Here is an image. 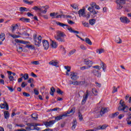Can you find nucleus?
Returning a JSON list of instances; mask_svg holds the SVG:
<instances>
[{
	"instance_id": "nucleus-20",
	"label": "nucleus",
	"mask_w": 131,
	"mask_h": 131,
	"mask_svg": "<svg viewBox=\"0 0 131 131\" xmlns=\"http://www.w3.org/2000/svg\"><path fill=\"white\" fill-rule=\"evenodd\" d=\"M88 10L90 12V13H92L93 15H97L98 14V11H96L95 9H92V8H88Z\"/></svg>"
},
{
	"instance_id": "nucleus-56",
	"label": "nucleus",
	"mask_w": 131,
	"mask_h": 131,
	"mask_svg": "<svg viewBox=\"0 0 131 131\" xmlns=\"http://www.w3.org/2000/svg\"><path fill=\"white\" fill-rule=\"evenodd\" d=\"M80 48L81 49H82L83 51H85L86 50V47H85L83 45H80Z\"/></svg>"
},
{
	"instance_id": "nucleus-33",
	"label": "nucleus",
	"mask_w": 131,
	"mask_h": 131,
	"mask_svg": "<svg viewBox=\"0 0 131 131\" xmlns=\"http://www.w3.org/2000/svg\"><path fill=\"white\" fill-rule=\"evenodd\" d=\"M96 23V19H91L89 20V24L90 25L93 26L95 25V24Z\"/></svg>"
},
{
	"instance_id": "nucleus-49",
	"label": "nucleus",
	"mask_w": 131,
	"mask_h": 131,
	"mask_svg": "<svg viewBox=\"0 0 131 131\" xmlns=\"http://www.w3.org/2000/svg\"><path fill=\"white\" fill-rule=\"evenodd\" d=\"M71 6L74 10H78V6L76 5H71Z\"/></svg>"
},
{
	"instance_id": "nucleus-3",
	"label": "nucleus",
	"mask_w": 131,
	"mask_h": 131,
	"mask_svg": "<svg viewBox=\"0 0 131 131\" xmlns=\"http://www.w3.org/2000/svg\"><path fill=\"white\" fill-rule=\"evenodd\" d=\"M56 24H57V25L60 26V27H63V28H64V29H68V30H69L70 32L76 33V34H79V32L78 31H75V30H73L72 28L69 27V25H67L65 24H63V23H60L59 21H57Z\"/></svg>"
},
{
	"instance_id": "nucleus-31",
	"label": "nucleus",
	"mask_w": 131,
	"mask_h": 131,
	"mask_svg": "<svg viewBox=\"0 0 131 131\" xmlns=\"http://www.w3.org/2000/svg\"><path fill=\"white\" fill-rule=\"evenodd\" d=\"M19 20L23 22H27V23H29V22H30V19L29 18H26L25 17L20 18Z\"/></svg>"
},
{
	"instance_id": "nucleus-25",
	"label": "nucleus",
	"mask_w": 131,
	"mask_h": 131,
	"mask_svg": "<svg viewBox=\"0 0 131 131\" xmlns=\"http://www.w3.org/2000/svg\"><path fill=\"white\" fill-rule=\"evenodd\" d=\"M64 69H66V70H67V72H66V75H68V76H69V73L70 72L71 70V67H70V66H64Z\"/></svg>"
},
{
	"instance_id": "nucleus-55",
	"label": "nucleus",
	"mask_w": 131,
	"mask_h": 131,
	"mask_svg": "<svg viewBox=\"0 0 131 131\" xmlns=\"http://www.w3.org/2000/svg\"><path fill=\"white\" fill-rule=\"evenodd\" d=\"M117 92V88L116 87L114 86L113 88V91H112V94H114L115 93Z\"/></svg>"
},
{
	"instance_id": "nucleus-62",
	"label": "nucleus",
	"mask_w": 131,
	"mask_h": 131,
	"mask_svg": "<svg viewBox=\"0 0 131 131\" xmlns=\"http://www.w3.org/2000/svg\"><path fill=\"white\" fill-rule=\"evenodd\" d=\"M7 88L11 93L13 92L14 90V89H13V87L7 86Z\"/></svg>"
},
{
	"instance_id": "nucleus-42",
	"label": "nucleus",
	"mask_w": 131,
	"mask_h": 131,
	"mask_svg": "<svg viewBox=\"0 0 131 131\" xmlns=\"http://www.w3.org/2000/svg\"><path fill=\"white\" fill-rule=\"evenodd\" d=\"M56 93L58 94L59 95H63L64 92L62 91L60 89L58 88L56 90Z\"/></svg>"
},
{
	"instance_id": "nucleus-4",
	"label": "nucleus",
	"mask_w": 131,
	"mask_h": 131,
	"mask_svg": "<svg viewBox=\"0 0 131 131\" xmlns=\"http://www.w3.org/2000/svg\"><path fill=\"white\" fill-rule=\"evenodd\" d=\"M78 14L80 18L83 17V18H86V19H90L91 17V13H88L87 14H85V8L84 7H83L82 9H80L78 12Z\"/></svg>"
},
{
	"instance_id": "nucleus-11",
	"label": "nucleus",
	"mask_w": 131,
	"mask_h": 131,
	"mask_svg": "<svg viewBox=\"0 0 131 131\" xmlns=\"http://www.w3.org/2000/svg\"><path fill=\"white\" fill-rule=\"evenodd\" d=\"M4 103L0 104L1 109H6V110H9V104L7 101H4Z\"/></svg>"
},
{
	"instance_id": "nucleus-1",
	"label": "nucleus",
	"mask_w": 131,
	"mask_h": 131,
	"mask_svg": "<svg viewBox=\"0 0 131 131\" xmlns=\"http://www.w3.org/2000/svg\"><path fill=\"white\" fill-rule=\"evenodd\" d=\"M120 105L118 107V111H123L124 113H127L128 110L131 111V107L128 109V106L125 104V102L122 100L120 101Z\"/></svg>"
},
{
	"instance_id": "nucleus-46",
	"label": "nucleus",
	"mask_w": 131,
	"mask_h": 131,
	"mask_svg": "<svg viewBox=\"0 0 131 131\" xmlns=\"http://www.w3.org/2000/svg\"><path fill=\"white\" fill-rule=\"evenodd\" d=\"M92 92L93 94L95 95V96H97V94H98V91L96 90V89H95V88L93 89L92 90Z\"/></svg>"
},
{
	"instance_id": "nucleus-51",
	"label": "nucleus",
	"mask_w": 131,
	"mask_h": 131,
	"mask_svg": "<svg viewBox=\"0 0 131 131\" xmlns=\"http://www.w3.org/2000/svg\"><path fill=\"white\" fill-rule=\"evenodd\" d=\"M17 52H18V53H21V52H23V48L19 46L18 48H17Z\"/></svg>"
},
{
	"instance_id": "nucleus-57",
	"label": "nucleus",
	"mask_w": 131,
	"mask_h": 131,
	"mask_svg": "<svg viewBox=\"0 0 131 131\" xmlns=\"http://www.w3.org/2000/svg\"><path fill=\"white\" fill-rule=\"evenodd\" d=\"M31 64H33L34 65H39V62H38V61H32L31 62Z\"/></svg>"
},
{
	"instance_id": "nucleus-23",
	"label": "nucleus",
	"mask_w": 131,
	"mask_h": 131,
	"mask_svg": "<svg viewBox=\"0 0 131 131\" xmlns=\"http://www.w3.org/2000/svg\"><path fill=\"white\" fill-rule=\"evenodd\" d=\"M107 127L106 125H100L96 128H95V130H100V129L103 130L105 129Z\"/></svg>"
},
{
	"instance_id": "nucleus-5",
	"label": "nucleus",
	"mask_w": 131,
	"mask_h": 131,
	"mask_svg": "<svg viewBox=\"0 0 131 131\" xmlns=\"http://www.w3.org/2000/svg\"><path fill=\"white\" fill-rule=\"evenodd\" d=\"M116 3L117 4V9L121 10L123 8V5H125L126 2V0H116Z\"/></svg>"
},
{
	"instance_id": "nucleus-9",
	"label": "nucleus",
	"mask_w": 131,
	"mask_h": 131,
	"mask_svg": "<svg viewBox=\"0 0 131 131\" xmlns=\"http://www.w3.org/2000/svg\"><path fill=\"white\" fill-rule=\"evenodd\" d=\"M120 20L122 23H124L125 24H127V23H129L130 20L129 19L127 18V17L125 16H122L120 18Z\"/></svg>"
},
{
	"instance_id": "nucleus-18",
	"label": "nucleus",
	"mask_w": 131,
	"mask_h": 131,
	"mask_svg": "<svg viewBox=\"0 0 131 131\" xmlns=\"http://www.w3.org/2000/svg\"><path fill=\"white\" fill-rule=\"evenodd\" d=\"M49 65H52V66H55V67H59V62L57 61L52 60L49 62Z\"/></svg>"
},
{
	"instance_id": "nucleus-48",
	"label": "nucleus",
	"mask_w": 131,
	"mask_h": 131,
	"mask_svg": "<svg viewBox=\"0 0 131 131\" xmlns=\"http://www.w3.org/2000/svg\"><path fill=\"white\" fill-rule=\"evenodd\" d=\"M96 3H91L90 4L91 7H89L88 8H91V9H94V8H95V7H96Z\"/></svg>"
},
{
	"instance_id": "nucleus-50",
	"label": "nucleus",
	"mask_w": 131,
	"mask_h": 131,
	"mask_svg": "<svg viewBox=\"0 0 131 131\" xmlns=\"http://www.w3.org/2000/svg\"><path fill=\"white\" fill-rule=\"evenodd\" d=\"M80 70H85V69H90L88 66H83L80 68Z\"/></svg>"
},
{
	"instance_id": "nucleus-63",
	"label": "nucleus",
	"mask_w": 131,
	"mask_h": 131,
	"mask_svg": "<svg viewBox=\"0 0 131 131\" xmlns=\"http://www.w3.org/2000/svg\"><path fill=\"white\" fill-rule=\"evenodd\" d=\"M71 83L73 84V85H79L78 81H76Z\"/></svg>"
},
{
	"instance_id": "nucleus-39",
	"label": "nucleus",
	"mask_w": 131,
	"mask_h": 131,
	"mask_svg": "<svg viewBox=\"0 0 131 131\" xmlns=\"http://www.w3.org/2000/svg\"><path fill=\"white\" fill-rule=\"evenodd\" d=\"M9 36H11L13 38H19V37H20L19 35H17L16 34H13V35L11 33H9Z\"/></svg>"
},
{
	"instance_id": "nucleus-60",
	"label": "nucleus",
	"mask_w": 131,
	"mask_h": 131,
	"mask_svg": "<svg viewBox=\"0 0 131 131\" xmlns=\"http://www.w3.org/2000/svg\"><path fill=\"white\" fill-rule=\"evenodd\" d=\"M123 117H124V115L123 114H120L119 116H118V119H122V118H123Z\"/></svg>"
},
{
	"instance_id": "nucleus-59",
	"label": "nucleus",
	"mask_w": 131,
	"mask_h": 131,
	"mask_svg": "<svg viewBox=\"0 0 131 131\" xmlns=\"http://www.w3.org/2000/svg\"><path fill=\"white\" fill-rule=\"evenodd\" d=\"M41 8L42 9H45V10H48L50 8V6L46 5L45 6H42Z\"/></svg>"
},
{
	"instance_id": "nucleus-35",
	"label": "nucleus",
	"mask_w": 131,
	"mask_h": 131,
	"mask_svg": "<svg viewBox=\"0 0 131 131\" xmlns=\"http://www.w3.org/2000/svg\"><path fill=\"white\" fill-rule=\"evenodd\" d=\"M56 92V89H55V88L51 87L50 89V95L51 96H54V93Z\"/></svg>"
},
{
	"instance_id": "nucleus-30",
	"label": "nucleus",
	"mask_w": 131,
	"mask_h": 131,
	"mask_svg": "<svg viewBox=\"0 0 131 131\" xmlns=\"http://www.w3.org/2000/svg\"><path fill=\"white\" fill-rule=\"evenodd\" d=\"M76 52V50L73 49L69 52L68 56H69V57H71V56H72V55H74Z\"/></svg>"
},
{
	"instance_id": "nucleus-13",
	"label": "nucleus",
	"mask_w": 131,
	"mask_h": 131,
	"mask_svg": "<svg viewBox=\"0 0 131 131\" xmlns=\"http://www.w3.org/2000/svg\"><path fill=\"white\" fill-rule=\"evenodd\" d=\"M41 39H42V38H41V36L39 35L37 38L36 39L37 42L35 41H34L35 42V46H36L38 47H40V43H41Z\"/></svg>"
},
{
	"instance_id": "nucleus-34",
	"label": "nucleus",
	"mask_w": 131,
	"mask_h": 131,
	"mask_svg": "<svg viewBox=\"0 0 131 131\" xmlns=\"http://www.w3.org/2000/svg\"><path fill=\"white\" fill-rule=\"evenodd\" d=\"M19 10L20 12H28L29 9L25 7H20L19 8Z\"/></svg>"
},
{
	"instance_id": "nucleus-14",
	"label": "nucleus",
	"mask_w": 131,
	"mask_h": 131,
	"mask_svg": "<svg viewBox=\"0 0 131 131\" xmlns=\"http://www.w3.org/2000/svg\"><path fill=\"white\" fill-rule=\"evenodd\" d=\"M42 45L45 50H48L49 47H50V44L49 43V41L47 40H42Z\"/></svg>"
},
{
	"instance_id": "nucleus-58",
	"label": "nucleus",
	"mask_w": 131,
	"mask_h": 131,
	"mask_svg": "<svg viewBox=\"0 0 131 131\" xmlns=\"http://www.w3.org/2000/svg\"><path fill=\"white\" fill-rule=\"evenodd\" d=\"M23 95L24 96V97H30V94L26 92H24Z\"/></svg>"
},
{
	"instance_id": "nucleus-16",
	"label": "nucleus",
	"mask_w": 131,
	"mask_h": 131,
	"mask_svg": "<svg viewBox=\"0 0 131 131\" xmlns=\"http://www.w3.org/2000/svg\"><path fill=\"white\" fill-rule=\"evenodd\" d=\"M70 76L72 80H76L78 78V76L74 72H71Z\"/></svg>"
},
{
	"instance_id": "nucleus-37",
	"label": "nucleus",
	"mask_w": 131,
	"mask_h": 131,
	"mask_svg": "<svg viewBox=\"0 0 131 131\" xmlns=\"http://www.w3.org/2000/svg\"><path fill=\"white\" fill-rule=\"evenodd\" d=\"M85 41L86 43H88V45H89V46H92V41H91V39H90V38H85Z\"/></svg>"
},
{
	"instance_id": "nucleus-36",
	"label": "nucleus",
	"mask_w": 131,
	"mask_h": 131,
	"mask_svg": "<svg viewBox=\"0 0 131 131\" xmlns=\"http://www.w3.org/2000/svg\"><path fill=\"white\" fill-rule=\"evenodd\" d=\"M96 53L99 55H101V54H103V53H104V49H97Z\"/></svg>"
},
{
	"instance_id": "nucleus-38",
	"label": "nucleus",
	"mask_w": 131,
	"mask_h": 131,
	"mask_svg": "<svg viewBox=\"0 0 131 131\" xmlns=\"http://www.w3.org/2000/svg\"><path fill=\"white\" fill-rule=\"evenodd\" d=\"M57 15H59V13L53 12V13H51L50 14V17H52V19H54V18H56Z\"/></svg>"
},
{
	"instance_id": "nucleus-24",
	"label": "nucleus",
	"mask_w": 131,
	"mask_h": 131,
	"mask_svg": "<svg viewBox=\"0 0 131 131\" xmlns=\"http://www.w3.org/2000/svg\"><path fill=\"white\" fill-rule=\"evenodd\" d=\"M10 28L11 29L12 32L14 33L15 30H16L18 28V24H13Z\"/></svg>"
},
{
	"instance_id": "nucleus-15",
	"label": "nucleus",
	"mask_w": 131,
	"mask_h": 131,
	"mask_svg": "<svg viewBox=\"0 0 131 131\" xmlns=\"http://www.w3.org/2000/svg\"><path fill=\"white\" fill-rule=\"evenodd\" d=\"M91 73L93 74L95 76H97V77L100 78L101 77V73H99V71L96 70H93L91 71Z\"/></svg>"
},
{
	"instance_id": "nucleus-43",
	"label": "nucleus",
	"mask_w": 131,
	"mask_h": 131,
	"mask_svg": "<svg viewBox=\"0 0 131 131\" xmlns=\"http://www.w3.org/2000/svg\"><path fill=\"white\" fill-rule=\"evenodd\" d=\"M79 85H84L86 84V82L84 81H78Z\"/></svg>"
},
{
	"instance_id": "nucleus-22",
	"label": "nucleus",
	"mask_w": 131,
	"mask_h": 131,
	"mask_svg": "<svg viewBox=\"0 0 131 131\" xmlns=\"http://www.w3.org/2000/svg\"><path fill=\"white\" fill-rule=\"evenodd\" d=\"M51 47L52 48V49H56L58 47L57 42H56L55 41H53L52 40H51Z\"/></svg>"
},
{
	"instance_id": "nucleus-27",
	"label": "nucleus",
	"mask_w": 131,
	"mask_h": 131,
	"mask_svg": "<svg viewBox=\"0 0 131 131\" xmlns=\"http://www.w3.org/2000/svg\"><path fill=\"white\" fill-rule=\"evenodd\" d=\"M71 113H72V114H74V113H75V107H73L71 111H68L65 114H67V117L68 116V114H70Z\"/></svg>"
},
{
	"instance_id": "nucleus-45",
	"label": "nucleus",
	"mask_w": 131,
	"mask_h": 131,
	"mask_svg": "<svg viewBox=\"0 0 131 131\" xmlns=\"http://www.w3.org/2000/svg\"><path fill=\"white\" fill-rule=\"evenodd\" d=\"M23 77L24 79V80H27L28 78H29V76L28 75V74H25Z\"/></svg>"
},
{
	"instance_id": "nucleus-17",
	"label": "nucleus",
	"mask_w": 131,
	"mask_h": 131,
	"mask_svg": "<svg viewBox=\"0 0 131 131\" xmlns=\"http://www.w3.org/2000/svg\"><path fill=\"white\" fill-rule=\"evenodd\" d=\"M118 115H119V112H117L115 113L110 114L108 115V117H109V118H111L112 119H113L115 118V117H117V116H118Z\"/></svg>"
},
{
	"instance_id": "nucleus-40",
	"label": "nucleus",
	"mask_w": 131,
	"mask_h": 131,
	"mask_svg": "<svg viewBox=\"0 0 131 131\" xmlns=\"http://www.w3.org/2000/svg\"><path fill=\"white\" fill-rule=\"evenodd\" d=\"M26 48L29 49V50H35V47L33 45H26Z\"/></svg>"
},
{
	"instance_id": "nucleus-8",
	"label": "nucleus",
	"mask_w": 131,
	"mask_h": 131,
	"mask_svg": "<svg viewBox=\"0 0 131 131\" xmlns=\"http://www.w3.org/2000/svg\"><path fill=\"white\" fill-rule=\"evenodd\" d=\"M108 112V108H102L101 110L95 111V113H100L101 116H103L104 114Z\"/></svg>"
},
{
	"instance_id": "nucleus-61",
	"label": "nucleus",
	"mask_w": 131,
	"mask_h": 131,
	"mask_svg": "<svg viewBox=\"0 0 131 131\" xmlns=\"http://www.w3.org/2000/svg\"><path fill=\"white\" fill-rule=\"evenodd\" d=\"M26 85H27V83H26L25 82H23L21 83V88H25V86H26Z\"/></svg>"
},
{
	"instance_id": "nucleus-32",
	"label": "nucleus",
	"mask_w": 131,
	"mask_h": 131,
	"mask_svg": "<svg viewBox=\"0 0 131 131\" xmlns=\"http://www.w3.org/2000/svg\"><path fill=\"white\" fill-rule=\"evenodd\" d=\"M4 117L5 119H8L10 117V113L8 111H5L4 112Z\"/></svg>"
},
{
	"instance_id": "nucleus-21",
	"label": "nucleus",
	"mask_w": 131,
	"mask_h": 131,
	"mask_svg": "<svg viewBox=\"0 0 131 131\" xmlns=\"http://www.w3.org/2000/svg\"><path fill=\"white\" fill-rule=\"evenodd\" d=\"M72 123V129L73 130H74V129H75V128L77 125V121H76V119H74Z\"/></svg>"
},
{
	"instance_id": "nucleus-44",
	"label": "nucleus",
	"mask_w": 131,
	"mask_h": 131,
	"mask_svg": "<svg viewBox=\"0 0 131 131\" xmlns=\"http://www.w3.org/2000/svg\"><path fill=\"white\" fill-rule=\"evenodd\" d=\"M78 117L80 121H82V119H83V117H82V114H81L80 112H79L78 113Z\"/></svg>"
},
{
	"instance_id": "nucleus-41",
	"label": "nucleus",
	"mask_w": 131,
	"mask_h": 131,
	"mask_svg": "<svg viewBox=\"0 0 131 131\" xmlns=\"http://www.w3.org/2000/svg\"><path fill=\"white\" fill-rule=\"evenodd\" d=\"M32 10H34L35 11H39V12L41 11V9L37 6H34V7H33Z\"/></svg>"
},
{
	"instance_id": "nucleus-54",
	"label": "nucleus",
	"mask_w": 131,
	"mask_h": 131,
	"mask_svg": "<svg viewBox=\"0 0 131 131\" xmlns=\"http://www.w3.org/2000/svg\"><path fill=\"white\" fill-rule=\"evenodd\" d=\"M23 2H24V3H25V4H28L29 5H31V4H33V2H32V1L28 2L26 0H23Z\"/></svg>"
},
{
	"instance_id": "nucleus-53",
	"label": "nucleus",
	"mask_w": 131,
	"mask_h": 131,
	"mask_svg": "<svg viewBox=\"0 0 131 131\" xmlns=\"http://www.w3.org/2000/svg\"><path fill=\"white\" fill-rule=\"evenodd\" d=\"M92 68H93L94 69H97L98 70H101V68L99 66H94L92 67Z\"/></svg>"
},
{
	"instance_id": "nucleus-29",
	"label": "nucleus",
	"mask_w": 131,
	"mask_h": 131,
	"mask_svg": "<svg viewBox=\"0 0 131 131\" xmlns=\"http://www.w3.org/2000/svg\"><path fill=\"white\" fill-rule=\"evenodd\" d=\"M6 39V34L5 33H2L0 34V40L4 41Z\"/></svg>"
},
{
	"instance_id": "nucleus-28",
	"label": "nucleus",
	"mask_w": 131,
	"mask_h": 131,
	"mask_svg": "<svg viewBox=\"0 0 131 131\" xmlns=\"http://www.w3.org/2000/svg\"><path fill=\"white\" fill-rule=\"evenodd\" d=\"M115 41H116L117 43H121L122 42V40H121L120 37L117 36L115 37Z\"/></svg>"
},
{
	"instance_id": "nucleus-47",
	"label": "nucleus",
	"mask_w": 131,
	"mask_h": 131,
	"mask_svg": "<svg viewBox=\"0 0 131 131\" xmlns=\"http://www.w3.org/2000/svg\"><path fill=\"white\" fill-rule=\"evenodd\" d=\"M127 116H128V117H127L126 118V120H130V119H131V113L130 112L127 113Z\"/></svg>"
},
{
	"instance_id": "nucleus-7",
	"label": "nucleus",
	"mask_w": 131,
	"mask_h": 131,
	"mask_svg": "<svg viewBox=\"0 0 131 131\" xmlns=\"http://www.w3.org/2000/svg\"><path fill=\"white\" fill-rule=\"evenodd\" d=\"M84 63L85 65H86L87 67H88V68H91V67H92L94 64V62L89 59H85L84 60Z\"/></svg>"
},
{
	"instance_id": "nucleus-6",
	"label": "nucleus",
	"mask_w": 131,
	"mask_h": 131,
	"mask_svg": "<svg viewBox=\"0 0 131 131\" xmlns=\"http://www.w3.org/2000/svg\"><path fill=\"white\" fill-rule=\"evenodd\" d=\"M90 94L91 91H89V90H87L85 92V93H84L83 95V98L81 101L82 105H84V104H85V102H86V100H88V98H89Z\"/></svg>"
},
{
	"instance_id": "nucleus-52",
	"label": "nucleus",
	"mask_w": 131,
	"mask_h": 131,
	"mask_svg": "<svg viewBox=\"0 0 131 131\" xmlns=\"http://www.w3.org/2000/svg\"><path fill=\"white\" fill-rule=\"evenodd\" d=\"M31 116L32 118H33V119H37V115H36V114H33L31 115Z\"/></svg>"
},
{
	"instance_id": "nucleus-64",
	"label": "nucleus",
	"mask_w": 131,
	"mask_h": 131,
	"mask_svg": "<svg viewBox=\"0 0 131 131\" xmlns=\"http://www.w3.org/2000/svg\"><path fill=\"white\" fill-rule=\"evenodd\" d=\"M23 35H24V36H30L29 34L26 33V32L23 33Z\"/></svg>"
},
{
	"instance_id": "nucleus-26",
	"label": "nucleus",
	"mask_w": 131,
	"mask_h": 131,
	"mask_svg": "<svg viewBox=\"0 0 131 131\" xmlns=\"http://www.w3.org/2000/svg\"><path fill=\"white\" fill-rule=\"evenodd\" d=\"M100 66H101V68L102 69L103 72H106V69L107 68V66H106V64L105 63H104V62L101 61V63H100Z\"/></svg>"
},
{
	"instance_id": "nucleus-19",
	"label": "nucleus",
	"mask_w": 131,
	"mask_h": 131,
	"mask_svg": "<svg viewBox=\"0 0 131 131\" xmlns=\"http://www.w3.org/2000/svg\"><path fill=\"white\" fill-rule=\"evenodd\" d=\"M15 42H17V43H23V45H27V43H29V41H26L23 40H19L17 39H15Z\"/></svg>"
},
{
	"instance_id": "nucleus-12",
	"label": "nucleus",
	"mask_w": 131,
	"mask_h": 131,
	"mask_svg": "<svg viewBox=\"0 0 131 131\" xmlns=\"http://www.w3.org/2000/svg\"><path fill=\"white\" fill-rule=\"evenodd\" d=\"M63 117H67V114H62L59 116H58L57 117H55V120L54 121H59L62 119H63Z\"/></svg>"
},
{
	"instance_id": "nucleus-10",
	"label": "nucleus",
	"mask_w": 131,
	"mask_h": 131,
	"mask_svg": "<svg viewBox=\"0 0 131 131\" xmlns=\"http://www.w3.org/2000/svg\"><path fill=\"white\" fill-rule=\"evenodd\" d=\"M56 123V121L51 120L49 122H44L43 124L46 127H50L53 125V124Z\"/></svg>"
},
{
	"instance_id": "nucleus-2",
	"label": "nucleus",
	"mask_w": 131,
	"mask_h": 131,
	"mask_svg": "<svg viewBox=\"0 0 131 131\" xmlns=\"http://www.w3.org/2000/svg\"><path fill=\"white\" fill-rule=\"evenodd\" d=\"M64 36H66V35H65L63 32L57 31L56 32V35L54 36V38L57 41H59L60 42H65Z\"/></svg>"
}]
</instances>
